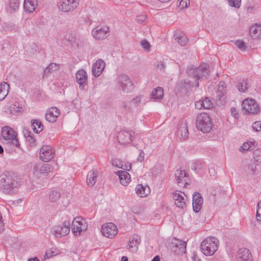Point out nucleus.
<instances>
[{"label": "nucleus", "instance_id": "18", "mask_svg": "<svg viewBox=\"0 0 261 261\" xmlns=\"http://www.w3.org/2000/svg\"><path fill=\"white\" fill-rule=\"evenodd\" d=\"M203 198L200 193L195 192L193 195V208L195 213L199 212L203 204Z\"/></svg>", "mask_w": 261, "mask_h": 261}, {"label": "nucleus", "instance_id": "64", "mask_svg": "<svg viewBox=\"0 0 261 261\" xmlns=\"http://www.w3.org/2000/svg\"><path fill=\"white\" fill-rule=\"evenodd\" d=\"M151 261H160V256L158 255L154 256Z\"/></svg>", "mask_w": 261, "mask_h": 261}, {"label": "nucleus", "instance_id": "1", "mask_svg": "<svg viewBox=\"0 0 261 261\" xmlns=\"http://www.w3.org/2000/svg\"><path fill=\"white\" fill-rule=\"evenodd\" d=\"M186 73L189 76L193 78L195 81L192 82L188 80L180 81V93L185 94L189 92L193 87L199 86V80L202 76L206 77L209 75L207 65L201 64L196 67L194 65H189L186 69Z\"/></svg>", "mask_w": 261, "mask_h": 261}, {"label": "nucleus", "instance_id": "26", "mask_svg": "<svg viewBox=\"0 0 261 261\" xmlns=\"http://www.w3.org/2000/svg\"><path fill=\"white\" fill-rule=\"evenodd\" d=\"M98 173L97 171L91 170L87 174V183L89 187L93 186L97 181Z\"/></svg>", "mask_w": 261, "mask_h": 261}, {"label": "nucleus", "instance_id": "45", "mask_svg": "<svg viewBox=\"0 0 261 261\" xmlns=\"http://www.w3.org/2000/svg\"><path fill=\"white\" fill-rule=\"evenodd\" d=\"M228 2L231 7L239 8L241 6V0H228Z\"/></svg>", "mask_w": 261, "mask_h": 261}, {"label": "nucleus", "instance_id": "11", "mask_svg": "<svg viewBox=\"0 0 261 261\" xmlns=\"http://www.w3.org/2000/svg\"><path fill=\"white\" fill-rule=\"evenodd\" d=\"M53 168L48 164H39L35 165L34 173L38 175L39 174L44 176H50L53 175Z\"/></svg>", "mask_w": 261, "mask_h": 261}, {"label": "nucleus", "instance_id": "52", "mask_svg": "<svg viewBox=\"0 0 261 261\" xmlns=\"http://www.w3.org/2000/svg\"><path fill=\"white\" fill-rule=\"evenodd\" d=\"M190 5V0H180V9L187 8Z\"/></svg>", "mask_w": 261, "mask_h": 261}, {"label": "nucleus", "instance_id": "31", "mask_svg": "<svg viewBox=\"0 0 261 261\" xmlns=\"http://www.w3.org/2000/svg\"><path fill=\"white\" fill-rule=\"evenodd\" d=\"M191 183L190 175L185 170H180V185L184 184V187L187 188V186Z\"/></svg>", "mask_w": 261, "mask_h": 261}, {"label": "nucleus", "instance_id": "47", "mask_svg": "<svg viewBox=\"0 0 261 261\" xmlns=\"http://www.w3.org/2000/svg\"><path fill=\"white\" fill-rule=\"evenodd\" d=\"M142 96H137L134 98L130 101L131 103L134 106L137 107L141 102Z\"/></svg>", "mask_w": 261, "mask_h": 261}, {"label": "nucleus", "instance_id": "33", "mask_svg": "<svg viewBox=\"0 0 261 261\" xmlns=\"http://www.w3.org/2000/svg\"><path fill=\"white\" fill-rule=\"evenodd\" d=\"M163 89L160 87L154 89L151 93V98L155 100L162 99L163 98Z\"/></svg>", "mask_w": 261, "mask_h": 261}, {"label": "nucleus", "instance_id": "3", "mask_svg": "<svg viewBox=\"0 0 261 261\" xmlns=\"http://www.w3.org/2000/svg\"><path fill=\"white\" fill-rule=\"evenodd\" d=\"M219 241L213 237H208L200 244V248L202 253L205 256H212L218 249Z\"/></svg>", "mask_w": 261, "mask_h": 261}, {"label": "nucleus", "instance_id": "16", "mask_svg": "<svg viewBox=\"0 0 261 261\" xmlns=\"http://www.w3.org/2000/svg\"><path fill=\"white\" fill-rule=\"evenodd\" d=\"M109 28L107 27L95 28L92 31V36L96 39H103L107 37Z\"/></svg>", "mask_w": 261, "mask_h": 261}, {"label": "nucleus", "instance_id": "8", "mask_svg": "<svg viewBox=\"0 0 261 261\" xmlns=\"http://www.w3.org/2000/svg\"><path fill=\"white\" fill-rule=\"evenodd\" d=\"M243 111L246 114H256L260 111L257 103L253 99H246L242 102Z\"/></svg>", "mask_w": 261, "mask_h": 261}, {"label": "nucleus", "instance_id": "59", "mask_svg": "<svg viewBox=\"0 0 261 261\" xmlns=\"http://www.w3.org/2000/svg\"><path fill=\"white\" fill-rule=\"evenodd\" d=\"M138 160L142 162L144 159V153L143 151L140 150L139 154L138 156Z\"/></svg>", "mask_w": 261, "mask_h": 261}, {"label": "nucleus", "instance_id": "36", "mask_svg": "<svg viewBox=\"0 0 261 261\" xmlns=\"http://www.w3.org/2000/svg\"><path fill=\"white\" fill-rule=\"evenodd\" d=\"M31 126L34 133H39L43 129V125L41 122L38 120H32L31 121Z\"/></svg>", "mask_w": 261, "mask_h": 261}, {"label": "nucleus", "instance_id": "7", "mask_svg": "<svg viewBox=\"0 0 261 261\" xmlns=\"http://www.w3.org/2000/svg\"><path fill=\"white\" fill-rule=\"evenodd\" d=\"M87 227L86 221L81 217H76L72 221V231L76 236H80L82 232L85 231Z\"/></svg>", "mask_w": 261, "mask_h": 261}, {"label": "nucleus", "instance_id": "38", "mask_svg": "<svg viewBox=\"0 0 261 261\" xmlns=\"http://www.w3.org/2000/svg\"><path fill=\"white\" fill-rule=\"evenodd\" d=\"M61 196L60 193L57 190L51 191L49 194V199L51 202H56L58 200Z\"/></svg>", "mask_w": 261, "mask_h": 261}, {"label": "nucleus", "instance_id": "23", "mask_svg": "<svg viewBox=\"0 0 261 261\" xmlns=\"http://www.w3.org/2000/svg\"><path fill=\"white\" fill-rule=\"evenodd\" d=\"M38 5V0H24L23 8L26 12L33 13Z\"/></svg>", "mask_w": 261, "mask_h": 261}, {"label": "nucleus", "instance_id": "2", "mask_svg": "<svg viewBox=\"0 0 261 261\" xmlns=\"http://www.w3.org/2000/svg\"><path fill=\"white\" fill-rule=\"evenodd\" d=\"M20 184L18 178L11 174H6L0 178V189L8 194H12L16 191Z\"/></svg>", "mask_w": 261, "mask_h": 261}, {"label": "nucleus", "instance_id": "62", "mask_svg": "<svg viewBox=\"0 0 261 261\" xmlns=\"http://www.w3.org/2000/svg\"><path fill=\"white\" fill-rule=\"evenodd\" d=\"M186 200V198L185 199L181 195H180V207H183L184 206H185Z\"/></svg>", "mask_w": 261, "mask_h": 261}, {"label": "nucleus", "instance_id": "56", "mask_svg": "<svg viewBox=\"0 0 261 261\" xmlns=\"http://www.w3.org/2000/svg\"><path fill=\"white\" fill-rule=\"evenodd\" d=\"M231 115L235 118H238V111L235 108H231L230 109Z\"/></svg>", "mask_w": 261, "mask_h": 261}, {"label": "nucleus", "instance_id": "28", "mask_svg": "<svg viewBox=\"0 0 261 261\" xmlns=\"http://www.w3.org/2000/svg\"><path fill=\"white\" fill-rule=\"evenodd\" d=\"M226 93V86L225 83L223 81H221L218 84L217 97L219 98L220 100L223 101L225 99Z\"/></svg>", "mask_w": 261, "mask_h": 261}, {"label": "nucleus", "instance_id": "12", "mask_svg": "<svg viewBox=\"0 0 261 261\" xmlns=\"http://www.w3.org/2000/svg\"><path fill=\"white\" fill-rule=\"evenodd\" d=\"M119 88L124 92H127L133 87V83L129 77L125 74H121L117 77Z\"/></svg>", "mask_w": 261, "mask_h": 261}, {"label": "nucleus", "instance_id": "50", "mask_svg": "<svg viewBox=\"0 0 261 261\" xmlns=\"http://www.w3.org/2000/svg\"><path fill=\"white\" fill-rule=\"evenodd\" d=\"M252 128L256 132L261 131V121H255L252 124Z\"/></svg>", "mask_w": 261, "mask_h": 261}, {"label": "nucleus", "instance_id": "5", "mask_svg": "<svg viewBox=\"0 0 261 261\" xmlns=\"http://www.w3.org/2000/svg\"><path fill=\"white\" fill-rule=\"evenodd\" d=\"M196 125L198 130L206 133L212 128V123L209 116L205 113L199 114L196 119Z\"/></svg>", "mask_w": 261, "mask_h": 261}, {"label": "nucleus", "instance_id": "39", "mask_svg": "<svg viewBox=\"0 0 261 261\" xmlns=\"http://www.w3.org/2000/svg\"><path fill=\"white\" fill-rule=\"evenodd\" d=\"M181 125L182 126H180V136H181V138L180 137V139L182 138L184 140H186L189 137L188 129L186 124H182Z\"/></svg>", "mask_w": 261, "mask_h": 261}, {"label": "nucleus", "instance_id": "20", "mask_svg": "<svg viewBox=\"0 0 261 261\" xmlns=\"http://www.w3.org/2000/svg\"><path fill=\"white\" fill-rule=\"evenodd\" d=\"M60 114V111L56 107L49 108L45 114V119L49 122L53 123L56 121L57 118Z\"/></svg>", "mask_w": 261, "mask_h": 261}, {"label": "nucleus", "instance_id": "57", "mask_svg": "<svg viewBox=\"0 0 261 261\" xmlns=\"http://www.w3.org/2000/svg\"><path fill=\"white\" fill-rule=\"evenodd\" d=\"M146 19V16L145 15H139L137 17V21L141 23L144 21Z\"/></svg>", "mask_w": 261, "mask_h": 261}, {"label": "nucleus", "instance_id": "44", "mask_svg": "<svg viewBox=\"0 0 261 261\" xmlns=\"http://www.w3.org/2000/svg\"><path fill=\"white\" fill-rule=\"evenodd\" d=\"M179 241L176 238L172 241L171 250L175 253H178V247Z\"/></svg>", "mask_w": 261, "mask_h": 261}, {"label": "nucleus", "instance_id": "30", "mask_svg": "<svg viewBox=\"0 0 261 261\" xmlns=\"http://www.w3.org/2000/svg\"><path fill=\"white\" fill-rule=\"evenodd\" d=\"M23 111L22 105L17 101H15L12 103L10 107V113L13 115H18Z\"/></svg>", "mask_w": 261, "mask_h": 261}, {"label": "nucleus", "instance_id": "60", "mask_svg": "<svg viewBox=\"0 0 261 261\" xmlns=\"http://www.w3.org/2000/svg\"><path fill=\"white\" fill-rule=\"evenodd\" d=\"M174 37L175 40L177 41V43L179 42V33L178 30H176L174 32Z\"/></svg>", "mask_w": 261, "mask_h": 261}, {"label": "nucleus", "instance_id": "43", "mask_svg": "<svg viewBox=\"0 0 261 261\" xmlns=\"http://www.w3.org/2000/svg\"><path fill=\"white\" fill-rule=\"evenodd\" d=\"M173 198L174 200L175 204L179 207V191H175L173 193Z\"/></svg>", "mask_w": 261, "mask_h": 261}, {"label": "nucleus", "instance_id": "21", "mask_svg": "<svg viewBox=\"0 0 261 261\" xmlns=\"http://www.w3.org/2000/svg\"><path fill=\"white\" fill-rule=\"evenodd\" d=\"M195 108L197 109H210L213 108V103L210 98L206 97L203 99L196 101L195 103Z\"/></svg>", "mask_w": 261, "mask_h": 261}, {"label": "nucleus", "instance_id": "42", "mask_svg": "<svg viewBox=\"0 0 261 261\" xmlns=\"http://www.w3.org/2000/svg\"><path fill=\"white\" fill-rule=\"evenodd\" d=\"M238 90L241 92H244L247 89V84L245 82L239 83L237 85Z\"/></svg>", "mask_w": 261, "mask_h": 261}, {"label": "nucleus", "instance_id": "34", "mask_svg": "<svg viewBox=\"0 0 261 261\" xmlns=\"http://www.w3.org/2000/svg\"><path fill=\"white\" fill-rule=\"evenodd\" d=\"M60 253V251L57 247H53L46 251L44 256L45 259L55 256Z\"/></svg>", "mask_w": 261, "mask_h": 261}, {"label": "nucleus", "instance_id": "48", "mask_svg": "<svg viewBox=\"0 0 261 261\" xmlns=\"http://www.w3.org/2000/svg\"><path fill=\"white\" fill-rule=\"evenodd\" d=\"M256 219L258 221L261 222V201H259L257 204Z\"/></svg>", "mask_w": 261, "mask_h": 261}, {"label": "nucleus", "instance_id": "55", "mask_svg": "<svg viewBox=\"0 0 261 261\" xmlns=\"http://www.w3.org/2000/svg\"><path fill=\"white\" fill-rule=\"evenodd\" d=\"M180 252L186 253V247L187 243L185 241L180 240Z\"/></svg>", "mask_w": 261, "mask_h": 261}, {"label": "nucleus", "instance_id": "9", "mask_svg": "<svg viewBox=\"0 0 261 261\" xmlns=\"http://www.w3.org/2000/svg\"><path fill=\"white\" fill-rule=\"evenodd\" d=\"M70 222L65 221L61 225L55 226L53 228V234L56 237H62L67 235L70 232Z\"/></svg>", "mask_w": 261, "mask_h": 261}, {"label": "nucleus", "instance_id": "35", "mask_svg": "<svg viewBox=\"0 0 261 261\" xmlns=\"http://www.w3.org/2000/svg\"><path fill=\"white\" fill-rule=\"evenodd\" d=\"M9 85L5 82L0 84V101L3 100L8 93Z\"/></svg>", "mask_w": 261, "mask_h": 261}, {"label": "nucleus", "instance_id": "40", "mask_svg": "<svg viewBox=\"0 0 261 261\" xmlns=\"http://www.w3.org/2000/svg\"><path fill=\"white\" fill-rule=\"evenodd\" d=\"M19 0H9V6L11 10L13 11L17 10L19 7Z\"/></svg>", "mask_w": 261, "mask_h": 261}, {"label": "nucleus", "instance_id": "25", "mask_svg": "<svg viewBox=\"0 0 261 261\" xmlns=\"http://www.w3.org/2000/svg\"><path fill=\"white\" fill-rule=\"evenodd\" d=\"M136 194L141 197H145L150 193V189L147 185L138 184L136 187Z\"/></svg>", "mask_w": 261, "mask_h": 261}, {"label": "nucleus", "instance_id": "27", "mask_svg": "<svg viewBox=\"0 0 261 261\" xmlns=\"http://www.w3.org/2000/svg\"><path fill=\"white\" fill-rule=\"evenodd\" d=\"M116 173L119 176L120 182L122 185L126 186L130 181V176L127 172L120 170Z\"/></svg>", "mask_w": 261, "mask_h": 261}, {"label": "nucleus", "instance_id": "61", "mask_svg": "<svg viewBox=\"0 0 261 261\" xmlns=\"http://www.w3.org/2000/svg\"><path fill=\"white\" fill-rule=\"evenodd\" d=\"M156 67L158 69H160L161 70H164V68H165V65H164V64H163V62H159L156 64Z\"/></svg>", "mask_w": 261, "mask_h": 261}, {"label": "nucleus", "instance_id": "37", "mask_svg": "<svg viewBox=\"0 0 261 261\" xmlns=\"http://www.w3.org/2000/svg\"><path fill=\"white\" fill-rule=\"evenodd\" d=\"M24 135L27 142L30 145H35L36 139L34 137V135L32 133L26 130L24 132Z\"/></svg>", "mask_w": 261, "mask_h": 261}, {"label": "nucleus", "instance_id": "17", "mask_svg": "<svg viewBox=\"0 0 261 261\" xmlns=\"http://www.w3.org/2000/svg\"><path fill=\"white\" fill-rule=\"evenodd\" d=\"M106 66V63L102 59L97 60L96 62L93 64L92 67V72L93 75L97 77H98L103 71Z\"/></svg>", "mask_w": 261, "mask_h": 261}, {"label": "nucleus", "instance_id": "32", "mask_svg": "<svg viewBox=\"0 0 261 261\" xmlns=\"http://www.w3.org/2000/svg\"><path fill=\"white\" fill-rule=\"evenodd\" d=\"M245 172L248 178L253 177L257 174L256 164L255 163L251 164L245 168Z\"/></svg>", "mask_w": 261, "mask_h": 261}, {"label": "nucleus", "instance_id": "46", "mask_svg": "<svg viewBox=\"0 0 261 261\" xmlns=\"http://www.w3.org/2000/svg\"><path fill=\"white\" fill-rule=\"evenodd\" d=\"M250 143H251V142H250V143L244 142L243 143V144L242 145V146H241L240 147V148H239L240 151L243 152V151H246L249 150L251 147Z\"/></svg>", "mask_w": 261, "mask_h": 261}, {"label": "nucleus", "instance_id": "49", "mask_svg": "<svg viewBox=\"0 0 261 261\" xmlns=\"http://www.w3.org/2000/svg\"><path fill=\"white\" fill-rule=\"evenodd\" d=\"M188 42V39L183 33H180V46H185Z\"/></svg>", "mask_w": 261, "mask_h": 261}, {"label": "nucleus", "instance_id": "22", "mask_svg": "<svg viewBox=\"0 0 261 261\" xmlns=\"http://www.w3.org/2000/svg\"><path fill=\"white\" fill-rule=\"evenodd\" d=\"M238 258L241 261H252V255L249 249L246 248H240L238 252Z\"/></svg>", "mask_w": 261, "mask_h": 261}, {"label": "nucleus", "instance_id": "58", "mask_svg": "<svg viewBox=\"0 0 261 261\" xmlns=\"http://www.w3.org/2000/svg\"><path fill=\"white\" fill-rule=\"evenodd\" d=\"M4 230V223L3 221L2 215L0 213V233Z\"/></svg>", "mask_w": 261, "mask_h": 261}, {"label": "nucleus", "instance_id": "53", "mask_svg": "<svg viewBox=\"0 0 261 261\" xmlns=\"http://www.w3.org/2000/svg\"><path fill=\"white\" fill-rule=\"evenodd\" d=\"M235 44L240 49L244 50L246 48L245 43L242 41L238 40L236 42Z\"/></svg>", "mask_w": 261, "mask_h": 261}, {"label": "nucleus", "instance_id": "10", "mask_svg": "<svg viewBox=\"0 0 261 261\" xmlns=\"http://www.w3.org/2000/svg\"><path fill=\"white\" fill-rule=\"evenodd\" d=\"M102 234L108 238H113L118 233L117 226L113 223L103 224L101 228Z\"/></svg>", "mask_w": 261, "mask_h": 261}, {"label": "nucleus", "instance_id": "41", "mask_svg": "<svg viewBox=\"0 0 261 261\" xmlns=\"http://www.w3.org/2000/svg\"><path fill=\"white\" fill-rule=\"evenodd\" d=\"M253 156L255 161L261 162V149L258 148L255 150Z\"/></svg>", "mask_w": 261, "mask_h": 261}, {"label": "nucleus", "instance_id": "14", "mask_svg": "<svg viewBox=\"0 0 261 261\" xmlns=\"http://www.w3.org/2000/svg\"><path fill=\"white\" fill-rule=\"evenodd\" d=\"M135 137V133L133 131H121L119 133L117 139L119 142L124 145L132 142Z\"/></svg>", "mask_w": 261, "mask_h": 261}, {"label": "nucleus", "instance_id": "13", "mask_svg": "<svg viewBox=\"0 0 261 261\" xmlns=\"http://www.w3.org/2000/svg\"><path fill=\"white\" fill-rule=\"evenodd\" d=\"M54 150L53 148L49 145H43L40 149V158L44 162H48L54 157Z\"/></svg>", "mask_w": 261, "mask_h": 261}, {"label": "nucleus", "instance_id": "54", "mask_svg": "<svg viewBox=\"0 0 261 261\" xmlns=\"http://www.w3.org/2000/svg\"><path fill=\"white\" fill-rule=\"evenodd\" d=\"M112 164L114 166L117 167L118 168H122L123 164L121 162H120L119 160L117 159H115L112 160Z\"/></svg>", "mask_w": 261, "mask_h": 261}, {"label": "nucleus", "instance_id": "29", "mask_svg": "<svg viewBox=\"0 0 261 261\" xmlns=\"http://www.w3.org/2000/svg\"><path fill=\"white\" fill-rule=\"evenodd\" d=\"M60 65L55 63H50L44 70L43 78L48 77L52 72L59 69Z\"/></svg>", "mask_w": 261, "mask_h": 261}, {"label": "nucleus", "instance_id": "19", "mask_svg": "<svg viewBox=\"0 0 261 261\" xmlns=\"http://www.w3.org/2000/svg\"><path fill=\"white\" fill-rule=\"evenodd\" d=\"M141 242V238L138 234H135L129 240L128 249L132 252H136Z\"/></svg>", "mask_w": 261, "mask_h": 261}, {"label": "nucleus", "instance_id": "15", "mask_svg": "<svg viewBox=\"0 0 261 261\" xmlns=\"http://www.w3.org/2000/svg\"><path fill=\"white\" fill-rule=\"evenodd\" d=\"M76 81L79 85L80 90H84L85 86L88 82V76L86 71L84 69H81L77 71L75 75Z\"/></svg>", "mask_w": 261, "mask_h": 261}, {"label": "nucleus", "instance_id": "6", "mask_svg": "<svg viewBox=\"0 0 261 261\" xmlns=\"http://www.w3.org/2000/svg\"><path fill=\"white\" fill-rule=\"evenodd\" d=\"M80 0H60L57 3L59 10L64 13L73 12L79 6Z\"/></svg>", "mask_w": 261, "mask_h": 261}, {"label": "nucleus", "instance_id": "51", "mask_svg": "<svg viewBox=\"0 0 261 261\" xmlns=\"http://www.w3.org/2000/svg\"><path fill=\"white\" fill-rule=\"evenodd\" d=\"M141 46L146 50L149 51L150 48L149 43L145 40H142L141 42Z\"/></svg>", "mask_w": 261, "mask_h": 261}, {"label": "nucleus", "instance_id": "24", "mask_svg": "<svg viewBox=\"0 0 261 261\" xmlns=\"http://www.w3.org/2000/svg\"><path fill=\"white\" fill-rule=\"evenodd\" d=\"M249 33L253 39L261 38V24L256 23L252 25L249 29Z\"/></svg>", "mask_w": 261, "mask_h": 261}, {"label": "nucleus", "instance_id": "63", "mask_svg": "<svg viewBox=\"0 0 261 261\" xmlns=\"http://www.w3.org/2000/svg\"><path fill=\"white\" fill-rule=\"evenodd\" d=\"M192 259L193 261H201L199 257L196 254H194L193 256H192Z\"/></svg>", "mask_w": 261, "mask_h": 261}, {"label": "nucleus", "instance_id": "4", "mask_svg": "<svg viewBox=\"0 0 261 261\" xmlns=\"http://www.w3.org/2000/svg\"><path fill=\"white\" fill-rule=\"evenodd\" d=\"M17 133L13 128L5 126L2 127L1 135L5 141V144L18 148L20 144L17 138Z\"/></svg>", "mask_w": 261, "mask_h": 261}]
</instances>
